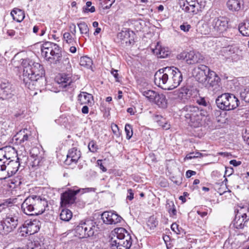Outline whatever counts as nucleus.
I'll use <instances>...</instances> for the list:
<instances>
[{
	"instance_id": "09e8293b",
	"label": "nucleus",
	"mask_w": 249,
	"mask_h": 249,
	"mask_svg": "<svg viewBox=\"0 0 249 249\" xmlns=\"http://www.w3.org/2000/svg\"><path fill=\"white\" fill-rule=\"evenodd\" d=\"M196 102L200 106L206 107L208 106V103L206 102L204 97H198L196 99Z\"/></svg>"
},
{
	"instance_id": "603ef678",
	"label": "nucleus",
	"mask_w": 249,
	"mask_h": 249,
	"mask_svg": "<svg viewBox=\"0 0 249 249\" xmlns=\"http://www.w3.org/2000/svg\"><path fill=\"white\" fill-rule=\"evenodd\" d=\"M201 155V154L199 152L196 153H190L186 156L185 159H192L196 158L199 157Z\"/></svg>"
},
{
	"instance_id": "c85d7f7f",
	"label": "nucleus",
	"mask_w": 249,
	"mask_h": 249,
	"mask_svg": "<svg viewBox=\"0 0 249 249\" xmlns=\"http://www.w3.org/2000/svg\"><path fill=\"white\" fill-rule=\"evenodd\" d=\"M172 93L175 99H179L183 102L188 100L187 88H181L180 89L174 91Z\"/></svg>"
},
{
	"instance_id": "6e6d98bb",
	"label": "nucleus",
	"mask_w": 249,
	"mask_h": 249,
	"mask_svg": "<svg viewBox=\"0 0 249 249\" xmlns=\"http://www.w3.org/2000/svg\"><path fill=\"white\" fill-rule=\"evenodd\" d=\"M127 199L129 200H132L134 198V193L131 189H129L127 190V196L126 197Z\"/></svg>"
},
{
	"instance_id": "864d4df0",
	"label": "nucleus",
	"mask_w": 249,
	"mask_h": 249,
	"mask_svg": "<svg viewBox=\"0 0 249 249\" xmlns=\"http://www.w3.org/2000/svg\"><path fill=\"white\" fill-rule=\"evenodd\" d=\"M6 148L0 149V159L5 158L7 161L10 160V157H8L5 151Z\"/></svg>"
},
{
	"instance_id": "a18cd8bd",
	"label": "nucleus",
	"mask_w": 249,
	"mask_h": 249,
	"mask_svg": "<svg viewBox=\"0 0 249 249\" xmlns=\"http://www.w3.org/2000/svg\"><path fill=\"white\" fill-rule=\"evenodd\" d=\"M88 148L89 150L92 152L95 153L97 152L98 148L95 142L90 141L88 144Z\"/></svg>"
},
{
	"instance_id": "052dcab7",
	"label": "nucleus",
	"mask_w": 249,
	"mask_h": 249,
	"mask_svg": "<svg viewBox=\"0 0 249 249\" xmlns=\"http://www.w3.org/2000/svg\"><path fill=\"white\" fill-rule=\"evenodd\" d=\"M171 201L169 199L166 200V208L169 212V214H171V207L170 206V202Z\"/></svg>"
},
{
	"instance_id": "49530a36",
	"label": "nucleus",
	"mask_w": 249,
	"mask_h": 249,
	"mask_svg": "<svg viewBox=\"0 0 249 249\" xmlns=\"http://www.w3.org/2000/svg\"><path fill=\"white\" fill-rule=\"evenodd\" d=\"M163 239L166 244L167 249H171V238L168 235H163Z\"/></svg>"
},
{
	"instance_id": "f3484780",
	"label": "nucleus",
	"mask_w": 249,
	"mask_h": 249,
	"mask_svg": "<svg viewBox=\"0 0 249 249\" xmlns=\"http://www.w3.org/2000/svg\"><path fill=\"white\" fill-rule=\"evenodd\" d=\"M19 163L18 160H8L6 164V173L8 174L7 178L16 174L18 171Z\"/></svg>"
},
{
	"instance_id": "680f3d73",
	"label": "nucleus",
	"mask_w": 249,
	"mask_h": 249,
	"mask_svg": "<svg viewBox=\"0 0 249 249\" xmlns=\"http://www.w3.org/2000/svg\"><path fill=\"white\" fill-rule=\"evenodd\" d=\"M231 164L234 166H237L241 164V162L240 161H237L235 160H231L230 161Z\"/></svg>"
},
{
	"instance_id": "13d9d810",
	"label": "nucleus",
	"mask_w": 249,
	"mask_h": 249,
	"mask_svg": "<svg viewBox=\"0 0 249 249\" xmlns=\"http://www.w3.org/2000/svg\"><path fill=\"white\" fill-rule=\"evenodd\" d=\"M70 28L71 29V34L74 36H75V34L76 33V26L75 24H72V26H70Z\"/></svg>"
},
{
	"instance_id": "5701e85b",
	"label": "nucleus",
	"mask_w": 249,
	"mask_h": 249,
	"mask_svg": "<svg viewBox=\"0 0 249 249\" xmlns=\"http://www.w3.org/2000/svg\"><path fill=\"white\" fill-rule=\"evenodd\" d=\"M56 81L60 87L65 88L71 85L72 79L70 75L63 73L56 78Z\"/></svg>"
},
{
	"instance_id": "6ab92c4d",
	"label": "nucleus",
	"mask_w": 249,
	"mask_h": 249,
	"mask_svg": "<svg viewBox=\"0 0 249 249\" xmlns=\"http://www.w3.org/2000/svg\"><path fill=\"white\" fill-rule=\"evenodd\" d=\"M172 89L178 87L182 81V75L177 68L172 67Z\"/></svg>"
},
{
	"instance_id": "ddd939ff",
	"label": "nucleus",
	"mask_w": 249,
	"mask_h": 249,
	"mask_svg": "<svg viewBox=\"0 0 249 249\" xmlns=\"http://www.w3.org/2000/svg\"><path fill=\"white\" fill-rule=\"evenodd\" d=\"M101 218L104 223L107 225L116 224L122 220L121 216L111 211L104 212L101 215Z\"/></svg>"
},
{
	"instance_id": "473e14b6",
	"label": "nucleus",
	"mask_w": 249,
	"mask_h": 249,
	"mask_svg": "<svg viewBox=\"0 0 249 249\" xmlns=\"http://www.w3.org/2000/svg\"><path fill=\"white\" fill-rule=\"evenodd\" d=\"M238 29L243 36H249V19H247L244 23L239 24Z\"/></svg>"
},
{
	"instance_id": "20e7f679",
	"label": "nucleus",
	"mask_w": 249,
	"mask_h": 249,
	"mask_svg": "<svg viewBox=\"0 0 249 249\" xmlns=\"http://www.w3.org/2000/svg\"><path fill=\"white\" fill-rule=\"evenodd\" d=\"M217 13L209 10L206 14L204 19L208 23L211 31L215 35H220L225 32L228 27L229 20L223 16H216Z\"/></svg>"
},
{
	"instance_id": "f704fd0d",
	"label": "nucleus",
	"mask_w": 249,
	"mask_h": 249,
	"mask_svg": "<svg viewBox=\"0 0 249 249\" xmlns=\"http://www.w3.org/2000/svg\"><path fill=\"white\" fill-rule=\"evenodd\" d=\"M60 218L64 221H69L72 216V212L69 209L62 210L60 213Z\"/></svg>"
},
{
	"instance_id": "c03bdc74",
	"label": "nucleus",
	"mask_w": 249,
	"mask_h": 249,
	"mask_svg": "<svg viewBox=\"0 0 249 249\" xmlns=\"http://www.w3.org/2000/svg\"><path fill=\"white\" fill-rule=\"evenodd\" d=\"M198 94V91L196 89H187L188 100L190 98H195Z\"/></svg>"
},
{
	"instance_id": "f03ea898",
	"label": "nucleus",
	"mask_w": 249,
	"mask_h": 249,
	"mask_svg": "<svg viewBox=\"0 0 249 249\" xmlns=\"http://www.w3.org/2000/svg\"><path fill=\"white\" fill-rule=\"evenodd\" d=\"M192 74L196 81L209 90L216 93L220 89L221 79L216 73L206 65H201L193 69Z\"/></svg>"
},
{
	"instance_id": "69168bd1",
	"label": "nucleus",
	"mask_w": 249,
	"mask_h": 249,
	"mask_svg": "<svg viewBox=\"0 0 249 249\" xmlns=\"http://www.w3.org/2000/svg\"><path fill=\"white\" fill-rule=\"evenodd\" d=\"M117 70H113L111 71V73L114 76V77L116 79H118V74L117 73Z\"/></svg>"
},
{
	"instance_id": "ea45409f",
	"label": "nucleus",
	"mask_w": 249,
	"mask_h": 249,
	"mask_svg": "<svg viewBox=\"0 0 249 249\" xmlns=\"http://www.w3.org/2000/svg\"><path fill=\"white\" fill-rule=\"evenodd\" d=\"M18 232L21 236H26L27 235H30L28 227L27 225H25V222L18 229Z\"/></svg>"
},
{
	"instance_id": "39448f33",
	"label": "nucleus",
	"mask_w": 249,
	"mask_h": 249,
	"mask_svg": "<svg viewBox=\"0 0 249 249\" xmlns=\"http://www.w3.org/2000/svg\"><path fill=\"white\" fill-rule=\"evenodd\" d=\"M113 235L117 239L112 238L110 241L111 249H129L132 245V238L128 232L123 228L115 229Z\"/></svg>"
},
{
	"instance_id": "dca6fc26",
	"label": "nucleus",
	"mask_w": 249,
	"mask_h": 249,
	"mask_svg": "<svg viewBox=\"0 0 249 249\" xmlns=\"http://www.w3.org/2000/svg\"><path fill=\"white\" fill-rule=\"evenodd\" d=\"M81 156V153L80 150L75 147L72 148L68 151L65 162L67 164H70L73 162L76 163Z\"/></svg>"
},
{
	"instance_id": "7ed1b4c3",
	"label": "nucleus",
	"mask_w": 249,
	"mask_h": 249,
	"mask_svg": "<svg viewBox=\"0 0 249 249\" xmlns=\"http://www.w3.org/2000/svg\"><path fill=\"white\" fill-rule=\"evenodd\" d=\"M48 206V202L40 196L33 195L27 197L21 205L23 213L27 215L42 214Z\"/></svg>"
},
{
	"instance_id": "58836bf2",
	"label": "nucleus",
	"mask_w": 249,
	"mask_h": 249,
	"mask_svg": "<svg viewBox=\"0 0 249 249\" xmlns=\"http://www.w3.org/2000/svg\"><path fill=\"white\" fill-rule=\"evenodd\" d=\"M158 224V221L154 216H151L149 218L147 225L150 229H153Z\"/></svg>"
},
{
	"instance_id": "423d86ee",
	"label": "nucleus",
	"mask_w": 249,
	"mask_h": 249,
	"mask_svg": "<svg viewBox=\"0 0 249 249\" xmlns=\"http://www.w3.org/2000/svg\"><path fill=\"white\" fill-rule=\"evenodd\" d=\"M41 54L44 58L52 64L61 62L62 53L59 46L51 42H46L41 47Z\"/></svg>"
},
{
	"instance_id": "b1692460",
	"label": "nucleus",
	"mask_w": 249,
	"mask_h": 249,
	"mask_svg": "<svg viewBox=\"0 0 249 249\" xmlns=\"http://www.w3.org/2000/svg\"><path fill=\"white\" fill-rule=\"evenodd\" d=\"M235 212L238 213V215L242 216L245 219V221L249 222V206L247 205H238L235 210Z\"/></svg>"
},
{
	"instance_id": "1a4fd4ad",
	"label": "nucleus",
	"mask_w": 249,
	"mask_h": 249,
	"mask_svg": "<svg viewBox=\"0 0 249 249\" xmlns=\"http://www.w3.org/2000/svg\"><path fill=\"white\" fill-rule=\"evenodd\" d=\"M19 218V214L17 212L8 214L1 224L3 234H7L16 229L18 225Z\"/></svg>"
},
{
	"instance_id": "412c9836",
	"label": "nucleus",
	"mask_w": 249,
	"mask_h": 249,
	"mask_svg": "<svg viewBox=\"0 0 249 249\" xmlns=\"http://www.w3.org/2000/svg\"><path fill=\"white\" fill-rule=\"evenodd\" d=\"M15 137H17L16 139L19 140V142L20 144L30 141L32 138L31 132L27 129H24L23 130L20 131Z\"/></svg>"
},
{
	"instance_id": "2eb2a0df",
	"label": "nucleus",
	"mask_w": 249,
	"mask_h": 249,
	"mask_svg": "<svg viewBox=\"0 0 249 249\" xmlns=\"http://www.w3.org/2000/svg\"><path fill=\"white\" fill-rule=\"evenodd\" d=\"M12 94L10 84L5 80H0V99L5 100L10 98Z\"/></svg>"
},
{
	"instance_id": "4468645a",
	"label": "nucleus",
	"mask_w": 249,
	"mask_h": 249,
	"mask_svg": "<svg viewBox=\"0 0 249 249\" xmlns=\"http://www.w3.org/2000/svg\"><path fill=\"white\" fill-rule=\"evenodd\" d=\"M163 71L161 69L156 72L154 75L155 83L162 89L170 90V87L167 88L165 85L168 79V76L166 73H163Z\"/></svg>"
},
{
	"instance_id": "aec40b11",
	"label": "nucleus",
	"mask_w": 249,
	"mask_h": 249,
	"mask_svg": "<svg viewBox=\"0 0 249 249\" xmlns=\"http://www.w3.org/2000/svg\"><path fill=\"white\" fill-rule=\"evenodd\" d=\"M199 109L194 106H186L182 109V113L187 121L194 114L198 113Z\"/></svg>"
},
{
	"instance_id": "c9c22d12",
	"label": "nucleus",
	"mask_w": 249,
	"mask_h": 249,
	"mask_svg": "<svg viewBox=\"0 0 249 249\" xmlns=\"http://www.w3.org/2000/svg\"><path fill=\"white\" fill-rule=\"evenodd\" d=\"M80 64L82 66L89 69L91 67L92 61L89 57L82 56L80 58Z\"/></svg>"
},
{
	"instance_id": "bf43d9fd",
	"label": "nucleus",
	"mask_w": 249,
	"mask_h": 249,
	"mask_svg": "<svg viewBox=\"0 0 249 249\" xmlns=\"http://www.w3.org/2000/svg\"><path fill=\"white\" fill-rule=\"evenodd\" d=\"M196 174V172L192 170H189L186 172V176L187 178H189Z\"/></svg>"
},
{
	"instance_id": "cd10ccee",
	"label": "nucleus",
	"mask_w": 249,
	"mask_h": 249,
	"mask_svg": "<svg viewBox=\"0 0 249 249\" xmlns=\"http://www.w3.org/2000/svg\"><path fill=\"white\" fill-rule=\"evenodd\" d=\"M202 119V116L199 110H198V113L194 114V115L191 117V118L189 119L187 122L189 124H190L191 125L195 127H197L201 124Z\"/></svg>"
},
{
	"instance_id": "6e6552de",
	"label": "nucleus",
	"mask_w": 249,
	"mask_h": 249,
	"mask_svg": "<svg viewBox=\"0 0 249 249\" xmlns=\"http://www.w3.org/2000/svg\"><path fill=\"white\" fill-rule=\"evenodd\" d=\"M98 229L96 222L93 220L81 221L74 229L75 236L79 238L90 237L94 235Z\"/></svg>"
},
{
	"instance_id": "0e129e2a",
	"label": "nucleus",
	"mask_w": 249,
	"mask_h": 249,
	"mask_svg": "<svg viewBox=\"0 0 249 249\" xmlns=\"http://www.w3.org/2000/svg\"><path fill=\"white\" fill-rule=\"evenodd\" d=\"M83 114H87L89 112V107L87 106H84L81 110Z\"/></svg>"
},
{
	"instance_id": "7c9ffc66",
	"label": "nucleus",
	"mask_w": 249,
	"mask_h": 249,
	"mask_svg": "<svg viewBox=\"0 0 249 249\" xmlns=\"http://www.w3.org/2000/svg\"><path fill=\"white\" fill-rule=\"evenodd\" d=\"M7 160L5 158L0 159V179H5L7 178L8 174L6 173V164Z\"/></svg>"
},
{
	"instance_id": "4c0bfd02",
	"label": "nucleus",
	"mask_w": 249,
	"mask_h": 249,
	"mask_svg": "<svg viewBox=\"0 0 249 249\" xmlns=\"http://www.w3.org/2000/svg\"><path fill=\"white\" fill-rule=\"evenodd\" d=\"M64 40L68 44L73 45L75 43L74 36H73L70 32H65L63 34Z\"/></svg>"
},
{
	"instance_id": "2f4dec72",
	"label": "nucleus",
	"mask_w": 249,
	"mask_h": 249,
	"mask_svg": "<svg viewBox=\"0 0 249 249\" xmlns=\"http://www.w3.org/2000/svg\"><path fill=\"white\" fill-rule=\"evenodd\" d=\"M13 19L18 21L21 22L24 18L25 16L23 11L20 9L13 10L11 12Z\"/></svg>"
},
{
	"instance_id": "de8ad7c7",
	"label": "nucleus",
	"mask_w": 249,
	"mask_h": 249,
	"mask_svg": "<svg viewBox=\"0 0 249 249\" xmlns=\"http://www.w3.org/2000/svg\"><path fill=\"white\" fill-rule=\"evenodd\" d=\"M83 9L85 11L90 12L93 13L95 11V7L91 6V2L88 1L86 3V7H84Z\"/></svg>"
},
{
	"instance_id": "8fccbe9b",
	"label": "nucleus",
	"mask_w": 249,
	"mask_h": 249,
	"mask_svg": "<svg viewBox=\"0 0 249 249\" xmlns=\"http://www.w3.org/2000/svg\"><path fill=\"white\" fill-rule=\"evenodd\" d=\"M191 28V26L187 22H184L180 26V29L181 30L184 32H188Z\"/></svg>"
},
{
	"instance_id": "0eeeda50",
	"label": "nucleus",
	"mask_w": 249,
	"mask_h": 249,
	"mask_svg": "<svg viewBox=\"0 0 249 249\" xmlns=\"http://www.w3.org/2000/svg\"><path fill=\"white\" fill-rule=\"evenodd\" d=\"M217 107L223 110H231L238 107L239 101L232 94L225 93L219 95L216 99Z\"/></svg>"
},
{
	"instance_id": "e2e57ef3",
	"label": "nucleus",
	"mask_w": 249,
	"mask_h": 249,
	"mask_svg": "<svg viewBox=\"0 0 249 249\" xmlns=\"http://www.w3.org/2000/svg\"><path fill=\"white\" fill-rule=\"evenodd\" d=\"M7 34L9 36H10L11 37H13L15 35L16 32L13 30H8L7 31Z\"/></svg>"
},
{
	"instance_id": "79ce46f5",
	"label": "nucleus",
	"mask_w": 249,
	"mask_h": 249,
	"mask_svg": "<svg viewBox=\"0 0 249 249\" xmlns=\"http://www.w3.org/2000/svg\"><path fill=\"white\" fill-rule=\"evenodd\" d=\"M240 97L242 100L246 102H249V89H246L240 93Z\"/></svg>"
},
{
	"instance_id": "e433bc0d",
	"label": "nucleus",
	"mask_w": 249,
	"mask_h": 249,
	"mask_svg": "<svg viewBox=\"0 0 249 249\" xmlns=\"http://www.w3.org/2000/svg\"><path fill=\"white\" fill-rule=\"evenodd\" d=\"M77 26L79 29L81 34L85 35L88 37L89 36V29L88 25L85 22H81L77 23Z\"/></svg>"
},
{
	"instance_id": "338daca9",
	"label": "nucleus",
	"mask_w": 249,
	"mask_h": 249,
	"mask_svg": "<svg viewBox=\"0 0 249 249\" xmlns=\"http://www.w3.org/2000/svg\"><path fill=\"white\" fill-rule=\"evenodd\" d=\"M230 170H231V173H229V170L228 169H227V168H226V170H225V176L224 177L227 175L228 176H230V175H231L232 174V168H230Z\"/></svg>"
},
{
	"instance_id": "a211bd4d",
	"label": "nucleus",
	"mask_w": 249,
	"mask_h": 249,
	"mask_svg": "<svg viewBox=\"0 0 249 249\" xmlns=\"http://www.w3.org/2000/svg\"><path fill=\"white\" fill-rule=\"evenodd\" d=\"M203 59V56L199 53L190 51L187 53L186 62L189 64H194L201 62Z\"/></svg>"
},
{
	"instance_id": "f8f14e48",
	"label": "nucleus",
	"mask_w": 249,
	"mask_h": 249,
	"mask_svg": "<svg viewBox=\"0 0 249 249\" xmlns=\"http://www.w3.org/2000/svg\"><path fill=\"white\" fill-rule=\"evenodd\" d=\"M134 35L133 31L124 28L118 34L117 38L121 44L128 46L134 43Z\"/></svg>"
},
{
	"instance_id": "774afa93",
	"label": "nucleus",
	"mask_w": 249,
	"mask_h": 249,
	"mask_svg": "<svg viewBox=\"0 0 249 249\" xmlns=\"http://www.w3.org/2000/svg\"><path fill=\"white\" fill-rule=\"evenodd\" d=\"M70 52L71 53H75L76 52V48L74 46H71L70 48Z\"/></svg>"
},
{
	"instance_id": "f257e3e1",
	"label": "nucleus",
	"mask_w": 249,
	"mask_h": 249,
	"mask_svg": "<svg viewBox=\"0 0 249 249\" xmlns=\"http://www.w3.org/2000/svg\"><path fill=\"white\" fill-rule=\"evenodd\" d=\"M22 64L23 70L21 79L25 86L30 89L32 86H39L43 83L45 71L42 65L29 59L24 60Z\"/></svg>"
},
{
	"instance_id": "3c124183",
	"label": "nucleus",
	"mask_w": 249,
	"mask_h": 249,
	"mask_svg": "<svg viewBox=\"0 0 249 249\" xmlns=\"http://www.w3.org/2000/svg\"><path fill=\"white\" fill-rule=\"evenodd\" d=\"M182 230L181 228H178V225L176 223H172V231H173L176 234H179Z\"/></svg>"
},
{
	"instance_id": "37998d69",
	"label": "nucleus",
	"mask_w": 249,
	"mask_h": 249,
	"mask_svg": "<svg viewBox=\"0 0 249 249\" xmlns=\"http://www.w3.org/2000/svg\"><path fill=\"white\" fill-rule=\"evenodd\" d=\"M124 130L126 135V138L129 140L133 135L132 126L129 124H126L125 125Z\"/></svg>"
},
{
	"instance_id": "4d7b16f0",
	"label": "nucleus",
	"mask_w": 249,
	"mask_h": 249,
	"mask_svg": "<svg viewBox=\"0 0 249 249\" xmlns=\"http://www.w3.org/2000/svg\"><path fill=\"white\" fill-rule=\"evenodd\" d=\"M97 164L99 167L100 169L102 170L103 172H105L107 171V169L103 165L102 160H98L97 161Z\"/></svg>"
},
{
	"instance_id": "a878e982",
	"label": "nucleus",
	"mask_w": 249,
	"mask_h": 249,
	"mask_svg": "<svg viewBox=\"0 0 249 249\" xmlns=\"http://www.w3.org/2000/svg\"><path fill=\"white\" fill-rule=\"evenodd\" d=\"M228 9L232 12H238L240 10L243 3L239 0H229L227 3Z\"/></svg>"
},
{
	"instance_id": "5fc2aeb1",
	"label": "nucleus",
	"mask_w": 249,
	"mask_h": 249,
	"mask_svg": "<svg viewBox=\"0 0 249 249\" xmlns=\"http://www.w3.org/2000/svg\"><path fill=\"white\" fill-rule=\"evenodd\" d=\"M187 53H186V52H182L180 53H179L177 55V58L178 60H181V59H184L185 58L186 60H187Z\"/></svg>"
},
{
	"instance_id": "9b49d317",
	"label": "nucleus",
	"mask_w": 249,
	"mask_h": 249,
	"mask_svg": "<svg viewBox=\"0 0 249 249\" xmlns=\"http://www.w3.org/2000/svg\"><path fill=\"white\" fill-rule=\"evenodd\" d=\"M89 188L79 189L77 190L68 189L61 194L60 204L62 207H65L67 205H71L74 203L76 199L75 196L81 193H85V190H88Z\"/></svg>"
},
{
	"instance_id": "393cba45",
	"label": "nucleus",
	"mask_w": 249,
	"mask_h": 249,
	"mask_svg": "<svg viewBox=\"0 0 249 249\" xmlns=\"http://www.w3.org/2000/svg\"><path fill=\"white\" fill-rule=\"evenodd\" d=\"M39 221L37 220L25 221V225H27L28 227L30 235L34 234L39 230Z\"/></svg>"
},
{
	"instance_id": "bb28decb",
	"label": "nucleus",
	"mask_w": 249,
	"mask_h": 249,
	"mask_svg": "<svg viewBox=\"0 0 249 249\" xmlns=\"http://www.w3.org/2000/svg\"><path fill=\"white\" fill-rule=\"evenodd\" d=\"M153 53L160 58L167 57L169 55V52L166 51L165 48H162L159 43L155 46L154 48L151 49Z\"/></svg>"
},
{
	"instance_id": "9d476101",
	"label": "nucleus",
	"mask_w": 249,
	"mask_h": 249,
	"mask_svg": "<svg viewBox=\"0 0 249 249\" xmlns=\"http://www.w3.org/2000/svg\"><path fill=\"white\" fill-rule=\"evenodd\" d=\"M186 3L183 1L180 2V7L185 12L194 15L197 13L198 11L204 7L205 5L204 0H185Z\"/></svg>"
},
{
	"instance_id": "4be33fe9",
	"label": "nucleus",
	"mask_w": 249,
	"mask_h": 249,
	"mask_svg": "<svg viewBox=\"0 0 249 249\" xmlns=\"http://www.w3.org/2000/svg\"><path fill=\"white\" fill-rule=\"evenodd\" d=\"M78 101L81 105H91L93 101V96L91 94L86 92H81L78 96Z\"/></svg>"
},
{
	"instance_id": "a19ab883",
	"label": "nucleus",
	"mask_w": 249,
	"mask_h": 249,
	"mask_svg": "<svg viewBox=\"0 0 249 249\" xmlns=\"http://www.w3.org/2000/svg\"><path fill=\"white\" fill-rule=\"evenodd\" d=\"M100 3L104 7V9H108L110 8L115 0H99Z\"/></svg>"
},
{
	"instance_id": "c756f323",
	"label": "nucleus",
	"mask_w": 249,
	"mask_h": 249,
	"mask_svg": "<svg viewBox=\"0 0 249 249\" xmlns=\"http://www.w3.org/2000/svg\"><path fill=\"white\" fill-rule=\"evenodd\" d=\"M152 102L155 103L159 107L164 108L167 106V102L165 95L163 94H159L157 93L156 96L154 97Z\"/></svg>"
},
{
	"instance_id": "72a5a7b5",
	"label": "nucleus",
	"mask_w": 249,
	"mask_h": 249,
	"mask_svg": "<svg viewBox=\"0 0 249 249\" xmlns=\"http://www.w3.org/2000/svg\"><path fill=\"white\" fill-rule=\"evenodd\" d=\"M140 91L150 102H152L154 100L157 94V92L152 90H147L144 89H141Z\"/></svg>"
}]
</instances>
